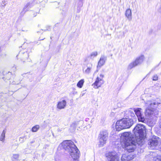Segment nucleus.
Returning a JSON list of instances; mask_svg holds the SVG:
<instances>
[{"label": "nucleus", "instance_id": "1", "mask_svg": "<svg viewBox=\"0 0 161 161\" xmlns=\"http://www.w3.org/2000/svg\"><path fill=\"white\" fill-rule=\"evenodd\" d=\"M146 130L143 125L138 124L133 129L134 134L129 132L122 133L121 140L124 142L125 148L128 152H133L137 145L141 146L143 144Z\"/></svg>", "mask_w": 161, "mask_h": 161}, {"label": "nucleus", "instance_id": "2", "mask_svg": "<svg viewBox=\"0 0 161 161\" xmlns=\"http://www.w3.org/2000/svg\"><path fill=\"white\" fill-rule=\"evenodd\" d=\"M128 116L125 118L118 121L115 124L116 130L119 131L121 130L128 128L133 124L134 121H136V117L134 113L131 110H129L127 113Z\"/></svg>", "mask_w": 161, "mask_h": 161}, {"label": "nucleus", "instance_id": "3", "mask_svg": "<svg viewBox=\"0 0 161 161\" xmlns=\"http://www.w3.org/2000/svg\"><path fill=\"white\" fill-rule=\"evenodd\" d=\"M148 107L146 109L145 114L149 116L153 114L155 108L160 104V103L156 102L148 101L146 103Z\"/></svg>", "mask_w": 161, "mask_h": 161}, {"label": "nucleus", "instance_id": "4", "mask_svg": "<svg viewBox=\"0 0 161 161\" xmlns=\"http://www.w3.org/2000/svg\"><path fill=\"white\" fill-rule=\"evenodd\" d=\"M108 133L106 130H103L100 131L98 136L99 139L98 146L99 147H102L106 144L108 139Z\"/></svg>", "mask_w": 161, "mask_h": 161}, {"label": "nucleus", "instance_id": "5", "mask_svg": "<svg viewBox=\"0 0 161 161\" xmlns=\"http://www.w3.org/2000/svg\"><path fill=\"white\" fill-rule=\"evenodd\" d=\"M71 157L74 161H79L80 152L74 142L71 140Z\"/></svg>", "mask_w": 161, "mask_h": 161}, {"label": "nucleus", "instance_id": "6", "mask_svg": "<svg viewBox=\"0 0 161 161\" xmlns=\"http://www.w3.org/2000/svg\"><path fill=\"white\" fill-rule=\"evenodd\" d=\"M145 59L143 55H142L137 57L135 60L130 63L128 66V69H130L132 68L141 65L143 63Z\"/></svg>", "mask_w": 161, "mask_h": 161}, {"label": "nucleus", "instance_id": "7", "mask_svg": "<svg viewBox=\"0 0 161 161\" xmlns=\"http://www.w3.org/2000/svg\"><path fill=\"white\" fill-rule=\"evenodd\" d=\"M134 111L139 121L143 123L146 122V120L144 117V115L142 114V109L139 108H133Z\"/></svg>", "mask_w": 161, "mask_h": 161}, {"label": "nucleus", "instance_id": "8", "mask_svg": "<svg viewBox=\"0 0 161 161\" xmlns=\"http://www.w3.org/2000/svg\"><path fill=\"white\" fill-rule=\"evenodd\" d=\"M61 144L63 148L65 150V153L68 155H70V140L64 141Z\"/></svg>", "mask_w": 161, "mask_h": 161}, {"label": "nucleus", "instance_id": "9", "mask_svg": "<svg viewBox=\"0 0 161 161\" xmlns=\"http://www.w3.org/2000/svg\"><path fill=\"white\" fill-rule=\"evenodd\" d=\"M80 123L82 124L83 121L80 120L79 121H75L71 124V133L77 132L78 131H80L81 129L79 126Z\"/></svg>", "mask_w": 161, "mask_h": 161}, {"label": "nucleus", "instance_id": "10", "mask_svg": "<svg viewBox=\"0 0 161 161\" xmlns=\"http://www.w3.org/2000/svg\"><path fill=\"white\" fill-rule=\"evenodd\" d=\"M107 159L106 161H119L117 155L115 152H109L106 154Z\"/></svg>", "mask_w": 161, "mask_h": 161}, {"label": "nucleus", "instance_id": "11", "mask_svg": "<svg viewBox=\"0 0 161 161\" xmlns=\"http://www.w3.org/2000/svg\"><path fill=\"white\" fill-rule=\"evenodd\" d=\"M107 60V56L104 55H102L98 62L97 66V69H100L102 66L104 65Z\"/></svg>", "mask_w": 161, "mask_h": 161}, {"label": "nucleus", "instance_id": "12", "mask_svg": "<svg viewBox=\"0 0 161 161\" xmlns=\"http://www.w3.org/2000/svg\"><path fill=\"white\" fill-rule=\"evenodd\" d=\"M104 77V75H103L100 74L99 75V77H97L93 85L96 86L97 88L100 87L104 83V81L103 79Z\"/></svg>", "mask_w": 161, "mask_h": 161}, {"label": "nucleus", "instance_id": "13", "mask_svg": "<svg viewBox=\"0 0 161 161\" xmlns=\"http://www.w3.org/2000/svg\"><path fill=\"white\" fill-rule=\"evenodd\" d=\"M156 138L157 137L156 136V138L151 139L149 141L148 145L149 146V147L150 149H154L158 144V142ZM157 138H159L158 137H157Z\"/></svg>", "mask_w": 161, "mask_h": 161}, {"label": "nucleus", "instance_id": "14", "mask_svg": "<svg viewBox=\"0 0 161 161\" xmlns=\"http://www.w3.org/2000/svg\"><path fill=\"white\" fill-rule=\"evenodd\" d=\"M135 156L130 154L129 155H127L126 154H123L122 155L121 160L122 161H131L132 160L134 159Z\"/></svg>", "mask_w": 161, "mask_h": 161}, {"label": "nucleus", "instance_id": "15", "mask_svg": "<svg viewBox=\"0 0 161 161\" xmlns=\"http://www.w3.org/2000/svg\"><path fill=\"white\" fill-rule=\"evenodd\" d=\"M66 105V102L65 100H63L58 102L57 105L58 109L61 110L64 108Z\"/></svg>", "mask_w": 161, "mask_h": 161}, {"label": "nucleus", "instance_id": "16", "mask_svg": "<svg viewBox=\"0 0 161 161\" xmlns=\"http://www.w3.org/2000/svg\"><path fill=\"white\" fill-rule=\"evenodd\" d=\"M19 55L21 56L22 58L24 60H25V59H27L29 57L28 53L27 52H20L19 53V55H17L16 57H17Z\"/></svg>", "mask_w": 161, "mask_h": 161}, {"label": "nucleus", "instance_id": "17", "mask_svg": "<svg viewBox=\"0 0 161 161\" xmlns=\"http://www.w3.org/2000/svg\"><path fill=\"white\" fill-rule=\"evenodd\" d=\"M125 15L129 20L130 21L131 20V11L130 9H128L126 10Z\"/></svg>", "mask_w": 161, "mask_h": 161}, {"label": "nucleus", "instance_id": "18", "mask_svg": "<svg viewBox=\"0 0 161 161\" xmlns=\"http://www.w3.org/2000/svg\"><path fill=\"white\" fill-rule=\"evenodd\" d=\"M83 4V0H80L77 4V12L79 13Z\"/></svg>", "mask_w": 161, "mask_h": 161}, {"label": "nucleus", "instance_id": "19", "mask_svg": "<svg viewBox=\"0 0 161 161\" xmlns=\"http://www.w3.org/2000/svg\"><path fill=\"white\" fill-rule=\"evenodd\" d=\"M4 75V76L2 78V79L4 80H9L11 78V76L12 75V73L10 72H8V73L6 74L5 75V73H3Z\"/></svg>", "mask_w": 161, "mask_h": 161}, {"label": "nucleus", "instance_id": "20", "mask_svg": "<svg viewBox=\"0 0 161 161\" xmlns=\"http://www.w3.org/2000/svg\"><path fill=\"white\" fill-rule=\"evenodd\" d=\"M6 132V131L5 130H3L0 137V141L3 142H4L5 140Z\"/></svg>", "mask_w": 161, "mask_h": 161}, {"label": "nucleus", "instance_id": "21", "mask_svg": "<svg viewBox=\"0 0 161 161\" xmlns=\"http://www.w3.org/2000/svg\"><path fill=\"white\" fill-rule=\"evenodd\" d=\"M33 4L32 3H27L26 5H25L24 7V10L25 9H26L28 10V11L33 6Z\"/></svg>", "mask_w": 161, "mask_h": 161}, {"label": "nucleus", "instance_id": "22", "mask_svg": "<svg viewBox=\"0 0 161 161\" xmlns=\"http://www.w3.org/2000/svg\"><path fill=\"white\" fill-rule=\"evenodd\" d=\"M84 82V79H81L79 80L78 82L77 86L78 87L81 88L82 87Z\"/></svg>", "mask_w": 161, "mask_h": 161}, {"label": "nucleus", "instance_id": "23", "mask_svg": "<svg viewBox=\"0 0 161 161\" xmlns=\"http://www.w3.org/2000/svg\"><path fill=\"white\" fill-rule=\"evenodd\" d=\"M98 55L97 52L95 51L92 52L91 54L90 55L89 57H90L91 59H93L94 58L96 57Z\"/></svg>", "mask_w": 161, "mask_h": 161}, {"label": "nucleus", "instance_id": "24", "mask_svg": "<svg viewBox=\"0 0 161 161\" xmlns=\"http://www.w3.org/2000/svg\"><path fill=\"white\" fill-rule=\"evenodd\" d=\"M40 128V126L39 125H36L34 126L32 128L31 131L33 132H36Z\"/></svg>", "mask_w": 161, "mask_h": 161}, {"label": "nucleus", "instance_id": "25", "mask_svg": "<svg viewBox=\"0 0 161 161\" xmlns=\"http://www.w3.org/2000/svg\"><path fill=\"white\" fill-rule=\"evenodd\" d=\"M19 155L18 154H14L12 157V159L13 161L14 160H18L19 158Z\"/></svg>", "mask_w": 161, "mask_h": 161}, {"label": "nucleus", "instance_id": "26", "mask_svg": "<svg viewBox=\"0 0 161 161\" xmlns=\"http://www.w3.org/2000/svg\"><path fill=\"white\" fill-rule=\"evenodd\" d=\"M16 78H15V79H14V80L12 82H11V81H10V84H18L20 82V80H19L18 81H16L15 80H16Z\"/></svg>", "mask_w": 161, "mask_h": 161}, {"label": "nucleus", "instance_id": "27", "mask_svg": "<svg viewBox=\"0 0 161 161\" xmlns=\"http://www.w3.org/2000/svg\"><path fill=\"white\" fill-rule=\"evenodd\" d=\"M27 11H28V10L26 9H25L24 10V8H23V9L22 10V11L20 12V14L21 15H23L25 14L26 12Z\"/></svg>", "mask_w": 161, "mask_h": 161}, {"label": "nucleus", "instance_id": "28", "mask_svg": "<svg viewBox=\"0 0 161 161\" xmlns=\"http://www.w3.org/2000/svg\"><path fill=\"white\" fill-rule=\"evenodd\" d=\"M158 79V77L157 75H154L152 78V80H157Z\"/></svg>", "mask_w": 161, "mask_h": 161}, {"label": "nucleus", "instance_id": "29", "mask_svg": "<svg viewBox=\"0 0 161 161\" xmlns=\"http://www.w3.org/2000/svg\"><path fill=\"white\" fill-rule=\"evenodd\" d=\"M91 68L90 67H88L87 68V69L85 70V72L86 74H89L91 71Z\"/></svg>", "mask_w": 161, "mask_h": 161}, {"label": "nucleus", "instance_id": "30", "mask_svg": "<svg viewBox=\"0 0 161 161\" xmlns=\"http://www.w3.org/2000/svg\"><path fill=\"white\" fill-rule=\"evenodd\" d=\"M72 94L74 95H75L77 94V92L76 91V89L74 88H72Z\"/></svg>", "mask_w": 161, "mask_h": 161}, {"label": "nucleus", "instance_id": "31", "mask_svg": "<svg viewBox=\"0 0 161 161\" xmlns=\"http://www.w3.org/2000/svg\"><path fill=\"white\" fill-rule=\"evenodd\" d=\"M30 152V150L26 148L25 149L24 153L25 154L29 153Z\"/></svg>", "mask_w": 161, "mask_h": 161}, {"label": "nucleus", "instance_id": "32", "mask_svg": "<svg viewBox=\"0 0 161 161\" xmlns=\"http://www.w3.org/2000/svg\"><path fill=\"white\" fill-rule=\"evenodd\" d=\"M22 75L24 77H25V76L30 77V76L31 75H30L29 73H26Z\"/></svg>", "mask_w": 161, "mask_h": 161}, {"label": "nucleus", "instance_id": "33", "mask_svg": "<svg viewBox=\"0 0 161 161\" xmlns=\"http://www.w3.org/2000/svg\"><path fill=\"white\" fill-rule=\"evenodd\" d=\"M119 33L122 35V36H119V38H122V37L125 36V33L124 32H120Z\"/></svg>", "mask_w": 161, "mask_h": 161}, {"label": "nucleus", "instance_id": "34", "mask_svg": "<svg viewBox=\"0 0 161 161\" xmlns=\"http://www.w3.org/2000/svg\"><path fill=\"white\" fill-rule=\"evenodd\" d=\"M86 90L83 91L81 92V93L80 95V97H81L84 95L86 93Z\"/></svg>", "mask_w": 161, "mask_h": 161}, {"label": "nucleus", "instance_id": "35", "mask_svg": "<svg viewBox=\"0 0 161 161\" xmlns=\"http://www.w3.org/2000/svg\"><path fill=\"white\" fill-rule=\"evenodd\" d=\"M157 160L158 161H161V155L158 156Z\"/></svg>", "mask_w": 161, "mask_h": 161}, {"label": "nucleus", "instance_id": "36", "mask_svg": "<svg viewBox=\"0 0 161 161\" xmlns=\"http://www.w3.org/2000/svg\"><path fill=\"white\" fill-rule=\"evenodd\" d=\"M25 137V136L23 137H20L19 138V141L21 142H23V139Z\"/></svg>", "mask_w": 161, "mask_h": 161}, {"label": "nucleus", "instance_id": "37", "mask_svg": "<svg viewBox=\"0 0 161 161\" xmlns=\"http://www.w3.org/2000/svg\"><path fill=\"white\" fill-rule=\"evenodd\" d=\"M2 3L3 4H4L3 6L4 7L6 5L5 4V0H3L2 1Z\"/></svg>", "mask_w": 161, "mask_h": 161}, {"label": "nucleus", "instance_id": "38", "mask_svg": "<svg viewBox=\"0 0 161 161\" xmlns=\"http://www.w3.org/2000/svg\"><path fill=\"white\" fill-rule=\"evenodd\" d=\"M150 73V72L149 73H148V74L147 75H147H149Z\"/></svg>", "mask_w": 161, "mask_h": 161}, {"label": "nucleus", "instance_id": "39", "mask_svg": "<svg viewBox=\"0 0 161 161\" xmlns=\"http://www.w3.org/2000/svg\"><path fill=\"white\" fill-rule=\"evenodd\" d=\"M33 142H33V141L31 142V143H33Z\"/></svg>", "mask_w": 161, "mask_h": 161}, {"label": "nucleus", "instance_id": "40", "mask_svg": "<svg viewBox=\"0 0 161 161\" xmlns=\"http://www.w3.org/2000/svg\"><path fill=\"white\" fill-rule=\"evenodd\" d=\"M74 141H75V142H76L75 141V140H73Z\"/></svg>", "mask_w": 161, "mask_h": 161}, {"label": "nucleus", "instance_id": "41", "mask_svg": "<svg viewBox=\"0 0 161 161\" xmlns=\"http://www.w3.org/2000/svg\"><path fill=\"white\" fill-rule=\"evenodd\" d=\"M160 10L161 12V8H160Z\"/></svg>", "mask_w": 161, "mask_h": 161}, {"label": "nucleus", "instance_id": "42", "mask_svg": "<svg viewBox=\"0 0 161 161\" xmlns=\"http://www.w3.org/2000/svg\"><path fill=\"white\" fill-rule=\"evenodd\" d=\"M22 31H24V30H22Z\"/></svg>", "mask_w": 161, "mask_h": 161}]
</instances>
